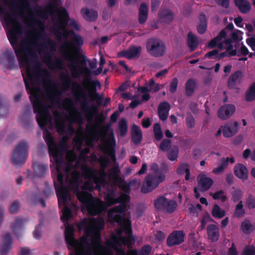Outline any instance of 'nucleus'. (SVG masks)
Returning a JSON list of instances; mask_svg holds the SVG:
<instances>
[{
	"label": "nucleus",
	"instance_id": "f257e3e1",
	"mask_svg": "<svg viewBox=\"0 0 255 255\" xmlns=\"http://www.w3.org/2000/svg\"><path fill=\"white\" fill-rule=\"evenodd\" d=\"M44 70L41 68L39 62H36L34 67L26 68L28 79L24 78L26 90L30 95L29 99L32 104L33 111L36 113V120L40 128L43 130V137L48 146L50 161L56 160L59 162L62 161V154L54 143V138L51 132L46 128L48 123L50 122L51 117L49 112V106L46 104L40 96L41 90L38 86H35L34 82L39 83L42 73Z\"/></svg>",
	"mask_w": 255,
	"mask_h": 255
},
{
	"label": "nucleus",
	"instance_id": "f03ea898",
	"mask_svg": "<svg viewBox=\"0 0 255 255\" xmlns=\"http://www.w3.org/2000/svg\"><path fill=\"white\" fill-rule=\"evenodd\" d=\"M0 20L3 25L11 27L7 33V38L14 50L20 67H31L29 62L36 60L37 55L35 49L37 43L25 40L22 41L18 47V34L21 31V26L15 14H11L4 11V7L0 5Z\"/></svg>",
	"mask_w": 255,
	"mask_h": 255
},
{
	"label": "nucleus",
	"instance_id": "7ed1b4c3",
	"mask_svg": "<svg viewBox=\"0 0 255 255\" xmlns=\"http://www.w3.org/2000/svg\"><path fill=\"white\" fill-rule=\"evenodd\" d=\"M116 191L114 189H108L105 197L106 202H103L100 198L94 197L90 198L87 211L92 216H96L102 214L106 211L108 207L114 204L121 202L125 199H128V195L121 194L120 196L116 197Z\"/></svg>",
	"mask_w": 255,
	"mask_h": 255
},
{
	"label": "nucleus",
	"instance_id": "20e7f679",
	"mask_svg": "<svg viewBox=\"0 0 255 255\" xmlns=\"http://www.w3.org/2000/svg\"><path fill=\"white\" fill-rule=\"evenodd\" d=\"M150 169L152 171L149 173L144 178L141 187L140 191L146 194L155 190L165 179V173L168 170V167L165 163L161 164V167L159 168L156 163H152L150 166Z\"/></svg>",
	"mask_w": 255,
	"mask_h": 255
},
{
	"label": "nucleus",
	"instance_id": "39448f33",
	"mask_svg": "<svg viewBox=\"0 0 255 255\" xmlns=\"http://www.w3.org/2000/svg\"><path fill=\"white\" fill-rule=\"evenodd\" d=\"M51 162H55L56 164L57 181H54V184L58 201L60 205L62 203L65 204L68 201L70 200L71 195L68 193V188L65 187L63 185L64 174L62 171H64V173L67 175V176H68V173L70 170V166L67 165L64 168L62 167L63 162L62 156V161L60 162L56 160H52Z\"/></svg>",
	"mask_w": 255,
	"mask_h": 255
},
{
	"label": "nucleus",
	"instance_id": "423d86ee",
	"mask_svg": "<svg viewBox=\"0 0 255 255\" xmlns=\"http://www.w3.org/2000/svg\"><path fill=\"white\" fill-rule=\"evenodd\" d=\"M80 174L77 171H73L72 173V179H69V176L66 177V181L69 182L68 186H65L68 188V193L70 190H73L76 195L78 200L81 202L82 206L86 210L88 205L89 203L90 198L92 197V194L91 193L84 192L81 191V185L79 183Z\"/></svg>",
	"mask_w": 255,
	"mask_h": 255
},
{
	"label": "nucleus",
	"instance_id": "0eeeda50",
	"mask_svg": "<svg viewBox=\"0 0 255 255\" xmlns=\"http://www.w3.org/2000/svg\"><path fill=\"white\" fill-rule=\"evenodd\" d=\"M112 124L109 122L105 126L101 127V136L104 141L108 144L105 147V151L113 161L116 160L115 147L116 141L114 135V129L111 128Z\"/></svg>",
	"mask_w": 255,
	"mask_h": 255
},
{
	"label": "nucleus",
	"instance_id": "6e6552de",
	"mask_svg": "<svg viewBox=\"0 0 255 255\" xmlns=\"http://www.w3.org/2000/svg\"><path fill=\"white\" fill-rule=\"evenodd\" d=\"M28 144L26 141L19 142L14 149L11 161L15 165L23 164L28 156Z\"/></svg>",
	"mask_w": 255,
	"mask_h": 255
},
{
	"label": "nucleus",
	"instance_id": "1a4fd4ad",
	"mask_svg": "<svg viewBox=\"0 0 255 255\" xmlns=\"http://www.w3.org/2000/svg\"><path fill=\"white\" fill-rule=\"evenodd\" d=\"M146 48L148 53L155 57H161L165 52L164 44L160 39L156 38L148 39L146 43Z\"/></svg>",
	"mask_w": 255,
	"mask_h": 255
},
{
	"label": "nucleus",
	"instance_id": "9d476101",
	"mask_svg": "<svg viewBox=\"0 0 255 255\" xmlns=\"http://www.w3.org/2000/svg\"><path fill=\"white\" fill-rule=\"evenodd\" d=\"M105 223L103 219L98 218H93L90 222L91 227H88V223L86 220L80 222L78 225L80 229H85V233L87 235H93L95 231L100 232V231L103 229Z\"/></svg>",
	"mask_w": 255,
	"mask_h": 255
},
{
	"label": "nucleus",
	"instance_id": "9b49d317",
	"mask_svg": "<svg viewBox=\"0 0 255 255\" xmlns=\"http://www.w3.org/2000/svg\"><path fill=\"white\" fill-rule=\"evenodd\" d=\"M120 169L118 166L113 167L109 173V179L114 184L118 186L122 190L126 193H129L131 188L129 183L126 181L120 176Z\"/></svg>",
	"mask_w": 255,
	"mask_h": 255
},
{
	"label": "nucleus",
	"instance_id": "f8f14e48",
	"mask_svg": "<svg viewBox=\"0 0 255 255\" xmlns=\"http://www.w3.org/2000/svg\"><path fill=\"white\" fill-rule=\"evenodd\" d=\"M54 33L59 40L62 38V36L67 37L68 34L72 35V43L69 42H67V45L70 47L74 48L76 51H78L79 49L76 46H81L83 44L84 42L82 37L80 35L76 34L73 30H67L64 31L63 33H62L59 30L56 29L55 30Z\"/></svg>",
	"mask_w": 255,
	"mask_h": 255
},
{
	"label": "nucleus",
	"instance_id": "ddd939ff",
	"mask_svg": "<svg viewBox=\"0 0 255 255\" xmlns=\"http://www.w3.org/2000/svg\"><path fill=\"white\" fill-rule=\"evenodd\" d=\"M53 115L55 119V128L59 134L63 135L65 134H73L74 133V128L71 125L68 126L66 130L65 119L58 112H54Z\"/></svg>",
	"mask_w": 255,
	"mask_h": 255
},
{
	"label": "nucleus",
	"instance_id": "4468645a",
	"mask_svg": "<svg viewBox=\"0 0 255 255\" xmlns=\"http://www.w3.org/2000/svg\"><path fill=\"white\" fill-rule=\"evenodd\" d=\"M154 205L156 210L169 213L173 212L175 210V201L168 200L163 196H159L155 200Z\"/></svg>",
	"mask_w": 255,
	"mask_h": 255
},
{
	"label": "nucleus",
	"instance_id": "2eb2a0df",
	"mask_svg": "<svg viewBox=\"0 0 255 255\" xmlns=\"http://www.w3.org/2000/svg\"><path fill=\"white\" fill-rule=\"evenodd\" d=\"M12 238L9 233H4L0 242V254L6 255L12 249Z\"/></svg>",
	"mask_w": 255,
	"mask_h": 255
},
{
	"label": "nucleus",
	"instance_id": "dca6fc26",
	"mask_svg": "<svg viewBox=\"0 0 255 255\" xmlns=\"http://www.w3.org/2000/svg\"><path fill=\"white\" fill-rule=\"evenodd\" d=\"M83 72L86 77V82L90 83V88L88 90L90 95V98L91 97H94L99 94L97 93V87L100 86L101 84L98 80H91V71L87 67H85L83 69Z\"/></svg>",
	"mask_w": 255,
	"mask_h": 255
},
{
	"label": "nucleus",
	"instance_id": "f3484780",
	"mask_svg": "<svg viewBox=\"0 0 255 255\" xmlns=\"http://www.w3.org/2000/svg\"><path fill=\"white\" fill-rule=\"evenodd\" d=\"M198 186L201 192H205L208 190L214 183L213 180L208 177L204 174H199L197 177Z\"/></svg>",
	"mask_w": 255,
	"mask_h": 255
},
{
	"label": "nucleus",
	"instance_id": "a211bd4d",
	"mask_svg": "<svg viewBox=\"0 0 255 255\" xmlns=\"http://www.w3.org/2000/svg\"><path fill=\"white\" fill-rule=\"evenodd\" d=\"M5 61L7 62L6 67L7 69L12 70L16 67L15 57L12 51L7 50L0 55V64H4Z\"/></svg>",
	"mask_w": 255,
	"mask_h": 255
},
{
	"label": "nucleus",
	"instance_id": "6ab92c4d",
	"mask_svg": "<svg viewBox=\"0 0 255 255\" xmlns=\"http://www.w3.org/2000/svg\"><path fill=\"white\" fill-rule=\"evenodd\" d=\"M44 58L47 60V64L50 69L59 70L64 69V62L61 59L55 57L53 59L49 53L46 54Z\"/></svg>",
	"mask_w": 255,
	"mask_h": 255
},
{
	"label": "nucleus",
	"instance_id": "aec40b11",
	"mask_svg": "<svg viewBox=\"0 0 255 255\" xmlns=\"http://www.w3.org/2000/svg\"><path fill=\"white\" fill-rule=\"evenodd\" d=\"M243 77V73L241 70H237L233 73L228 80L229 88L236 89L242 82Z\"/></svg>",
	"mask_w": 255,
	"mask_h": 255
},
{
	"label": "nucleus",
	"instance_id": "412c9836",
	"mask_svg": "<svg viewBox=\"0 0 255 255\" xmlns=\"http://www.w3.org/2000/svg\"><path fill=\"white\" fill-rule=\"evenodd\" d=\"M33 168L34 173L37 177H44L49 173V167L47 163L35 162L33 164Z\"/></svg>",
	"mask_w": 255,
	"mask_h": 255
},
{
	"label": "nucleus",
	"instance_id": "4be33fe9",
	"mask_svg": "<svg viewBox=\"0 0 255 255\" xmlns=\"http://www.w3.org/2000/svg\"><path fill=\"white\" fill-rule=\"evenodd\" d=\"M235 107L233 105H224L219 109L218 112V117L222 120H226L235 113Z\"/></svg>",
	"mask_w": 255,
	"mask_h": 255
},
{
	"label": "nucleus",
	"instance_id": "5701e85b",
	"mask_svg": "<svg viewBox=\"0 0 255 255\" xmlns=\"http://www.w3.org/2000/svg\"><path fill=\"white\" fill-rule=\"evenodd\" d=\"M60 80L62 82L63 89L65 90L69 89L72 84L73 90L75 88L81 89V87L78 83L72 82L68 73H62L60 76Z\"/></svg>",
	"mask_w": 255,
	"mask_h": 255
},
{
	"label": "nucleus",
	"instance_id": "b1692460",
	"mask_svg": "<svg viewBox=\"0 0 255 255\" xmlns=\"http://www.w3.org/2000/svg\"><path fill=\"white\" fill-rule=\"evenodd\" d=\"M62 55L66 59L73 62V63L70 65V70L74 77L76 78L82 74L81 68L76 64L77 63V61L75 59L69 56L68 53L66 51L64 52Z\"/></svg>",
	"mask_w": 255,
	"mask_h": 255
},
{
	"label": "nucleus",
	"instance_id": "393cba45",
	"mask_svg": "<svg viewBox=\"0 0 255 255\" xmlns=\"http://www.w3.org/2000/svg\"><path fill=\"white\" fill-rule=\"evenodd\" d=\"M206 229L208 239L212 242H217L220 237L219 227L214 224H209Z\"/></svg>",
	"mask_w": 255,
	"mask_h": 255
},
{
	"label": "nucleus",
	"instance_id": "a878e982",
	"mask_svg": "<svg viewBox=\"0 0 255 255\" xmlns=\"http://www.w3.org/2000/svg\"><path fill=\"white\" fill-rule=\"evenodd\" d=\"M238 123L234 122L225 126L223 129V134L226 137H230L234 135L238 131Z\"/></svg>",
	"mask_w": 255,
	"mask_h": 255
},
{
	"label": "nucleus",
	"instance_id": "bb28decb",
	"mask_svg": "<svg viewBox=\"0 0 255 255\" xmlns=\"http://www.w3.org/2000/svg\"><path fill=\"white\" fill-rule=\"evenodd\" d=\"M129 201L130 197L129 195H128V199H125L121 202H118V203L120 204V205L113 207L108 212V215L109 218H112L113 216V214L115 213L124 214L127 208L126 203L129 202Z\"/></svg>",
	"mask_w": 255,
	"mask_h": 255
},
{
	"label": "nucleus",
	"instance_id": "cd10ccee",
	"mask_svg": "<svg viewBox=\"0 0 255 255\" xmlns=\"http://www.w3.org/2000/svg\"><path fill=\"white\" fill-rule=\"evenodd\" d=\"M234 174L238 178L244 181L248 178V171L247 167L242 163L237 164L234 168Z\"/></svg>",
	"mask_w": 255,
	"mask_h": 255
},
{
	"label": "nucleus",
	"instance_id": "c85d7f7f",
	"mask_svg": "<svg viewBox=\"0 0 255 255\" xmlns=\"http://www.w3.org/2000/svg\"><path fill=\"white\" fill-rule=\"evenodd\" d=\"M170 105L167 102H163L159 104L158 107V114L159 118L162 121L167 120Z\"/></svg>",
	"mask_w": 255,
	"mask_h": 255
},
{
	"label": "nucleus",
	"instance_id": "c756f323",
	"mask_svg": "<svg viewBox=\"0 0 255 255\" xmlns=\"http://www.w3.org/2000/svg\"><path fill=\"white\" fill-rule=\"evenodd\" d=\"M65 238L68 245L73 248L76 247L78 241L74 237V229L72 226H68L66 228Z\"/></svg>",
	"mask_w": 255,
	"mask_h": 255
},
{
	"label": "nucleus",
	"instance_id": "7c9ffc66",
	"mask_svg": "<svg viewBox=\"0 0 255 255\" xmlns=\"http://www.w3.org/2000/svg\"><path fill=\"white\" fill-rule=\"evenodd\" d=\"M158 18L160 22L169 23L173 20V13L170 9H162L158 13Z\"/></svg>",
	"mask_w": 255,
	"mask_h": 255
},
{
	"label": "nucleus",
	"instance_id": "2f4dec72",
	"mask_svg": "<svg viewBox=\"0 0 255 255\" xmlns=\"http://www.w3.org/2000/svg\"><path fill=\"white\" fill-rule=\"evenodd\" d=\"M142 139L141 130L138 126L133 125L131 127V140L133 143L137 145L139 144Z\"/></svg>",
	"mask_w": 255,
	"mask_h": 255
},
{
	"label": "nucleus",
	"instance_id": "473e14b6",
	"mask_svg": "<svg viewBox=\"0 0 255 255\" xmlns=\"http://www.w3.org/2000/svg\"><path fill=\"white\" fill-rule=\"evenodd\" d=\"M31 112L30 108H27L22 115L19 118V121L22 126L25 128H28L30 127L32 123L31 119Z\"/></svg>",
	"mask_w": 255,
	"mask_h": 255
},
{
	"label": "nucleus",
	"instance_id": "72a5a7b5",
	"mask_svg": "<svg viewBox=\"0 0 255 255\" xmlns=\"http://www.w3.org/2000/svg\"><path fill=\"white\" fill-rule=\"evenodd\" d=\"M226 34L227 33L225 30L222 29L216 37L214 38L209 42L208 44V47L210 48H213L216 47L218 44L219 47H222L223 44L221 42V41L226 37Z\"/></svg>",
	"mask_w": 255,
	"mask_h": 255
},
{
	"label": "nucleus",
	"instance_id": "f704fd0d",
	"mask_svg": "<svg viewBox=\"0 0 255 255\" xmlns=\"http://www.w3.org/2000/svg\"><path fill=\"white\" fill-rule=\"evenodd\" d=\"M235 5L243 14H247L252 8V6L248 0H234Z\"/></svg>",
	"mask_w": 255,
	"mask_h": 255
},
{
	"label": "nucleus",
	"instance_id": "c9c22d12",
	"mask_svg": "<svg viewBox=\"0 0 255 255\" xmlns=\"http://www.w3.org/2000/svg\"><path fill=\"white\" fill-rule=\"evenodd\" d=\"M24 223V220L17 218L15 219L14 222L10 225L12 231L18 240L20 239V233L22 229Z\"/></svg>",
	"mask_w": 255,
	"mask_h": 255
},
{
	"label": "nucleus",
	"instance_id": "e433bc0d",
	"mask_svg": "<svg viewBox=\"0 0 255 255\" xmlns=\"http://www.w3.org/2000/svg\"><path fill=\"white\" fill-rule=\"evenodd\" d=\"M81 13L84 19L89 21H95L98 17L97 11L86 7L81 9Z\"/></svg>",
	"mask_w": 255,
	"mask_h": 255
},
{
	"label": "nucleus",
	"instance_id": "4c0bfd02",
	"mask_svg": "<svg viewBox=\"0 0 255 255\" xmlns=\"http://www.w3.org/2000/svg\"><path fill=\"white\" fill-rule=\"evenodd\" d=\"M176 173L179 175L185 174V180L188 181L191 179V174L190 172L189 165L186 163L180 164L176 169Z\"/></svg>",
	"mask_w": 255,
	"mask_h": 255
},
{
	"label": "nucleus",
	"instance_id": "58836bf2",
	"mask_svg": "<svg viewBox=\"0 0 255 255\" xmlns=\"http://www.w3.org/2000/svg\"><path fill=\"white\" fill-rule=\"evenodd\" d=\"M148 16V7L145 3L140 4L138 13V21L143 24L146 21Z\"/></svg>",
	"mask_w": 255,
	"mask_h": 255
},
{
	"label": "nucleus",
	"instance_id": "ea45409f",
	"mask_svg": "<svg viewBox=\"0 0 255 255\" xmlns=\"http://www.w3.org/2000/svg\"><path fill=\"white\" fill-rule=\"evenodd\" d=\"M196 87V81L192 78L187 80L185 84V95L188 97L192 96Z\"/></svg>",
	"mask_w": 255,
	"mask_h": 255
},
{
	"label": "nucleus",
	"instance_id": "a19ab883",
	"mask_svg": "<svg viewBox=\"0 0 255 255\" xmlns=\"http://www.w3.org/2000/svg\"><path fill=\"white\" fill-rule=\"evenodd\" d=\"M187 44L191 52L194 51L198 45L197 38L192 32H189L188 34Z\"/></svg>",
	"mask_w": 255,
	"mask_h": 255
},
{
	"label": "nucleus",
	"instance_id": "79ce46f5",
	"mask_svg": "<svg viewBox=\"0 0 255 255\" xmlns=\"http://www.w3.org/2000/svg\"><path fill=\"white\" fill-rule=\"evenodd\" d=\"M58 204H59L58 203ZM67 202L65 204H59V206L63 205L64 206L62 210V216L61 217V220L63 223H67L72 217V210L71 208L66 205Z\"/></svg>",
	"mask_w": 255,
	"mask_h": 255
},
{
	"label": "nucleus",
	"instance_id": "37998d69",
	"mask_svg": "<svg viewBox=\"0 0 255 255\" xmlns=\"http://www.w3.org/2000/svg\"><path fill=\"white\" fill-rule=\"evenodd\" d=\"M60 13L61 15L63 17V21L62 22L59 23V27L60 29L63 30V31H65L67 30L66 28V26L67 25L70 19L69 14L65 8H62L61 10Z\"/></svg>",
	"mask_w": 255,
	"mask_h": 255
},
{
	"label": "nucleus",
	"instance_id": "c03bdc74",
	"mask_svg": "<svg viewBox=\"0 0 255 255\" xmlns=\"http://www.w3.org/2000/svg\"><path fill=\"white\" fill-rule=\"evenodd\" d=\"M61 94V92L57 88H55L53 91L47 90L46 92V98L51 103H53L56 99L59 98Z\"/></svg>",
	"mask_w": 255,
	"mask_h": 255
},
{
	"label": "nucleus",
	"instance_id": "a18cd8bd",
	"mask_svg": "<svg viewBox=\"0 0 255 255\" xmlns=\"http://www.w3.org/2000/svg\"><path fill=\"white\" fill-rule=\"evenodd\" d=\"M241 230L245 234H250L253 229V226L249 219H245L241 224Z\"/></svg>",
	"mask_w": 255,
	"mask_h": 255
},
{
	"label": "nucleus",
	"instance_id": "49530a36",
	"mask_svg": "<svg viewBox=\"0 0 255 255\" xmlns=\"http://www.w3.org/2000/svg\"><path fill=\"white\" fill-rule=\"evenodd\" d=\"M65 105L69 106L73 110L75 114L74 120L77 122L78 120L81 119L80 114L78 112V110L74 106V103L72 100L70 98H67L64 100Z\"/></svg>",
	"mask_w": 255,
	"mask_h": 255
},
{
	"label": "nucleus",
	"instance_id": "de8ad7c7",
	"mask_svg": "<svg viewBox=\"0 0 255 255\" xmlns=\"http://www.w3.org/2000/svg\"><path fill=\"white\" fill-rule=\"evenodd\" d=\"M212 215L215 218L221 219L225 216L226 212L224 210L222 209L218 204H215L212 210Z\"/></svg>",
	"mask_w": 255,
	"mask_h": 255
},
{
	"label": "nucleus",
	"instance_id": "09e8293b",
	"mask_svg": "<svg viewBox=\"0 0 255 255\" xmlns=\"http://www.w3.org/2000/svg\"><path fill=\"white\" fill-rule=\"evenodd\" d=\"M121 227H122L123 230L125 231V234L128 236V240H130L133 238L132 235V232L131 222L129 220H125L123 223V225Z\"/></svg>",
	"mask_w": 255,
	"mask_h": 255
},
{
	"label": "nucleus",
	"instance_id": "8fccbe9b",
	"mask_svg": "<svg viewBox=\"0 0 255 255\" xmlns=\"http://www.w3.org/2000/svg\"><path fill=\"white\" fill-rule=\"evenodd\" d=\"M244 205L242 201H240L236 205L234 215L235 217L241 218L244 217L246 214V211L243 208Z\"/></svg>",
	"mask_w": 255,
	"mask_h": 255
},
{
	"label": "nucleus",
	"instance_id": "3c124183",
	"mask_svg": "<svg viewBox=\"0 0 255 255\" xmlns=\"http://www.w3.org/2000/svg\"><path fill=\"white\" fill-rule=\"evenodd\" d=\"M172 141L168 138L163 139L159 144L158 148L163 152H168L171 150Z\"/></svg>",
	"mask_w": 255,
	"mask_h": 255
},
{
	"label": "nucleus",
	"instance_id": "603ef678",
	"mask_svg": "<svg viewBox=\"0 0 255 255\" xmlns=\"http://www.w3.org/2000/svg\"><path fill=\"white\" fill-rule=\"evenodd\" d=\"M118 127L121 136H125L127 133L128 128V123L126 119L125 118L121 119L119 122Z\"/></svg>",
	"mask_w": 255,
	"mask_h": 255
},
{
	"label": "nucleus",
	"instance_id": "864d4df0",
	"mask_svg": "<svg viewBox=\"0 0 255 255\" xmlns=\"http://www.w3.org/2000/svg\"><path fill=\"white\" fill-rule=\"evenodd\" d=\"M245 99L248 102L255 100V82L253 83L245 94Z\"/></svg>",
	"mask_w": 255,
	"mask_h": 255
},
{
	"label": "nucleus",
	"instance_id": "5fc2aeb1",
	"mask_svg": "<svg viewBox=\"0 0 255 255\" xmlns=\"http://www.w3.org/2000/svg\"><path fill=\"white\" fill-rule=\"evenodd\" d=\"M245 99L248 102L255 100V82L253 83L245 94Z\"/></svg>",
	"mask_w": 255,
	"mask_h": 255
},
{
	"label": "nucleus",
	"instance_id": "6e6d98bb",
	"mask_svg": "<svg viewBox=\"0 0 255 255\" xmlns=\"http://www.w3.org/2000/svg\"><path fill=\"white\" fill-rule=\"evenodd\" d=\"M153 133L154 138L157 141L161 140L163 137V133L161 130L160 124L156 123L153 126Z\"/></svg>",
	"mask_w": 255,
	"mask_h": 255
},
{
	"label": "nucleus",
	"instance_id": "4d7b16f0",
	"mask_svg": "<svg viewBox=\"0 0 255 255\" xmlns=\"http://www.w3.org/2000/svg\"><path fill=\"white\" fill-rule=\"evenodd\" d=\"M129 57L130 59L134 57H139L142 50L141 46H132L128 49Z\"/></svg>",
	"mask_w": 255,
	"mask_h": 255
},
{
	"label": "nucleus",
	"instance_id": "13d9d810",
	"mask_svg": "<svg viewBox=\"0 0 255 255\" xmlns=\"http://www.w3.org/2000/svg\"><path fill=\"white\" fill-rule=\"evenodd\" d=\"M82 108L84 111L89 114H97L98 111V109L97 106L93 105L91 107H90L88 103L86 102H84L82 104Z\"/></svg>",
	"mask_w": 255,
	"mask_h": 255
},
{
	"label": "nucleus",
	"instance_id": "bf43d9fd",
	"mask_svg": "<svg viewBox=\"0 0 255 255\" xmlns=\"http://www.w3.org/2000/svg\"><path fill=\"white\" fill-rule=\"evenodd\" d=\"M221 163L218 166L213 169L212 172L215 174H219L220 173H223L225 170V169L228 166V163H227V161H223L222 158L220 159Z\"/></svg>",
	"mask_w": 255,
	"mask_h": 255
},
{
	"label": "nucleus",
	"instance_id": "052dcab7",
	"mask_svg": "<svg viewBox=\"0 0 255 255\" xmlns=\"http://www.w3.org/2000/svg\"><path fill=\"white\" fill-rule=\"evenodd\" d=\"M81 191H83L84 192L86 193H89L88 191L92 192L95 190L94 185L89 180L85 181L83 185L81 186Z\"/></svg>",
	"mask_w": 255,
	"mask_h": 255
},
{
	"label": "nucleus",
	"instance_id": "680f3d73",
	"mask_svg": "<svg viewBox=\"0 0 255 255\" xmlns=\"http://www.w3.org/2000/svg\"><path fill=\"white\" fill-rule=\"evenodd\" d=\"M91 236L92 245L96 247H100L102 241L100 233L97 232L96 234L94 233Z\"/></svg>",
	"mask_w": 255,
	"mask_h": 255
},
{
	"label": "nucleus",
	"instance_id": "e2e57ef3",
	"mask_svg": "<svg viewBox=\"0 0 255 255\" xmlns=\"http://www.w3.org/2000/svg\"><path fill=\"white\" fill-rule=\"evenodd\" d=\"M215 200L221 199L222 202H225L227 200V197L224 195V192L221 190L211 195Z\"/></svg>",
	"mask_w": 255,
	"mask_h": 255
},
{
	"label": "nucleus",
	"instance_id": "0e129e2a",
	"mask_svg": "<svg viewBox=\"0 0 255 255\" xmlns=\"http://www.w3.org/2000/svg\"><path fill=\"white\" fill-rule=\"evenodd\" d=\"M243 196L242 191L240 189L234 190L232 193V200L236 203L240 201Z\"/></svg>",
	"mask_w": 255,
	"mask_h": 255
},
{
	"label": "nucleus",
	"instance_id": "69168bd1",
	"mask_svg": "<svg viewBox=\"0 0 255 255\" xmlns=\"http://www.w3.org/2000/svg\"><path fill=\"white\" fill-rule=\"evenodd\" d=\"M246 206L250 210H253L255 208V198L252 195H250L247 198Z\"/></svg>",
	"mask_w": 255,
	"mask_h": 255
},
{
	"label": "nucleus",
	"instance_id": "338daca9",
	"mask_svg": "<svg viewBox=\"0 0 255 255\" xmlns=\"http://www.w3.org/2000/svg\"><path fill=\"white\" fill-rule=\"evenodd\" d=\"M242 255H255V248L253 245L246 246L242 252Z\"/></svg>",
	"mask_w": 255,
	"mask_h": 255
},
{
	"label": "nucleus",
	"instance_id": "774afa93",
	"mask_svg": "<svg viewBox=\"0 0 255 255\" xmlns=\"http://www.w3.org/2000/svg\"><path fill=\"white\" fill-rule=\"evenodd\" d=\"M114 222L117 223L119 226H122L123 225V223L127 219H125L124 215H120L119 214L114 215L111 218ZM127 220H128L127 219Z\"/></svg>",
	"mask_w": 255,
	"mask_h": 255
}]
</instances>
